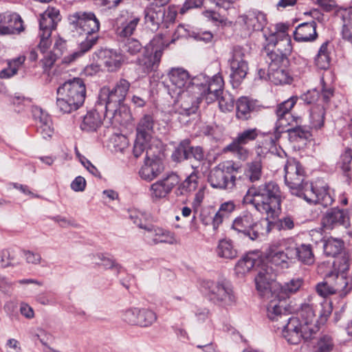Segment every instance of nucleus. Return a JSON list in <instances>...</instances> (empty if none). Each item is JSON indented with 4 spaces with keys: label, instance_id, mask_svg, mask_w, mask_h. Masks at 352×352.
Listing matches in <instances>:
<instances>
[{
    "label": "nucleus",
    "instance_id": "23",
    "mask_svg": "<svg viewBox=\"0 0 352 352\" xmlns=\"http://www.w3.org/2000/svg\"><path fill=\"white\" fill-rule=\"evenodd\" d=\"M269 64L268 77L275 85L287 84L291 78L287 69L288 65H283L280 61L267 60Z\"/></svg>",
    "mask_w": 352,
    "mask_h": 352
},
{
    "label": "nucleus",
    "instance_id": "5",
    "mask_svg": "<svg viewBox=\"0 0 352 352\" xmlns=\"http://www.w3.org/2000/svg\"><path fill=\"white\" fill-rule=\"evenodd\" d=\"M232 228L252 241L265 235L270 230L269 219L255 221L250 212H244L237 217L233 221Z\"/></svg>",
    "mask_w": 352,
    "mask_h": 352
},
{
    "label": "nucleus",
    "instance_id": "45",
    "mask_svg": "<svg viewBox=\"0 0 352 352\" xmlns=\"http://www.w3.org/2000/svg\"><path fill=\"white\" fill-rule=\"evenodd\" d=\"M190 142L188 140H182L172 154L174 162H179L190 159Z\"/></svg>",
    "mask_w": 352,
    "mask_h": 352
},
{
    "label": "nucleus",
    "instance_id": "2",
    "mask_svg": "<svg viewBox=\"0 0 352 352\" xmlns=\"http://www.w3.org/2000/svg\"><path fill=\"white\" fill-rule=\"evenodd\" d=\"M244 201L266 214L267 219H274L280 211L281 192L278 185L272 181L258 186L252 185L248 190Z\"/></svg>",
    "mask_w": 352,
    "mask_h": 352
},
{
    "label": "nucleus",
    "instance_id": "32",
    "mask_svg": "<svg viewBox=\"0 0 352 352\" xmlns=\"http://www.w3.org/2000/svg\"><path fill=\"white\" fill-rule=\"evenodd\" d=\"M317 36L316 23L314 21L298 25L294 31V38L297 41H312Z\"/></svg>",
    "mask_w": 352,
    "mask_h": 352
},
{
    "label": "nucleus",
    "instance_id": "48",
    "mask_svg": "<svg viewBox=\"0 0 352 352\" xmlns=\"http://www.w3.org/2000/svg\"><path fill=\"white\" fill-rule=\"evenodd\" d=\"M197 175L194 170L177 188V195H186L195 190L197 187Z\"/></svg>",
    "mask_w": 352,
    "mask_h": 352
},
{
    "label": "nucleus",
    "instance_id": "10",
    "mask_svg": "<svg viewBox=\"0 0 352 352\" xmlns=\"http://www.w3.org/2000/svg\"><path fill=\"white\" fill-rule=\"evenodd\" d=\"M297 100V97L293 96L277 106L276 110L277 120L272 131L268 132L274 134V138H271L273 144L280 138L281 133L285 132L286 128L292 125V123L295 122V118L290 111L296 103Z\"/></svg>",
    "mask_w": 352,
    "mask_h": 352
},
{
    "label": "nucleus",
    "instance_id": "51",
    "mask_svg": "<svg viewBox=\"0 0 352 352\" xmlns=\"http://www.w3.org/2000/svg\"><path fill=\"white\" fill-rule=\"evenodd\" d=\"M350 258L346 254L335 257L333 262V272L336 274H344L349 270Z\"/></svg>",
    "mask_w": 352,
    "mask_h": 352
},
{
    "label": "nucleus",
    "instance_id": "58",
    "mask_svg": "<svg viewBox=\"0 0 352 352\" xmlns=\"http://www.w3.org/2000/svg\"><path fill=\"white\" fill-rule=\"evenodd\" d=\"M217 100L220 109L223 112L232 111L234 107V98L228 91L222 92Z\"/></svg>",
    "mask_w": 352,
    "mask_h": 352
},
{
    "label": "nucleus",
    "instance_id": "33",
    "mask_svg": "<svg viewBox=\"0 0 352 352\" xmlns=\"http://www.w3.org/2000/svg\"><path fill=\"white\" fill-rule=\"evenodd\" d=\"M264 19V15L256 10H250L246 14L239 16L236 23L244 25L248 30L258 29L261 25V20Z\"/></svg>",
    "mask_w": 352,
    "mask_h": 352
},
{
    "label": "nucleus",
    "instance_id": "64",
    "mask_svg": "<svg viewBox=\"0 0 352 352\" xmlns=\"http://www.w3.org/2000/svg\"><path fill=\"white\" fill-rule=\"evenodd\" d=\"M285 132H289L291 138H294V140H297L298 139H307L309 136V131L300 126L291 129L287 127Z\"/></svg>",
    "mask_w": 352,
    "mask_h": 352
},
{
    "label": "nucleus",
    "instance_id": "18",
    "mask_svg": "<svg viewBox=\"0 0 352 352\" xmlns=\"http://www.w3.org/2000/svg\"><path fill=\"white\" fill-rule=\"evenodd\" d=\"M164 170L162 161L157 157H151L146 150V158L144 164L139 171L140 177L147 182L157 178Z\"/></svg>",
    "mask_w": 352,
    "mask_h": 352
},
{
    "label": "nucleus",
    "instance_id": "28",
    "mask_svg": "<svg viewBox=\"0 0 352 352\" xmlns=\"http://www.w3.org/2000/svg\"><path fill=\"white\" fill-rule=\"evenodd\" d=\"M145 23L152 31L158 30L161 25H164L165 9L150 5L144 11Z\"/></svg>",
    "mask_w": 352,
    "mask_h": 352
},
{
    "label": "nucleus",
    "instance_id": "3",
    "mask_svg": "<svg viewBox=\"0 0 352 352\" xmlns=\"http://www.w3.org/2000/svg\"><path fill=\"white\" fill-rule=\"evenodd\" d=\"M130 86L131 84L127 80L121 78L111 89L105 87L101 89L97 107L99 109L100 107L104 106V117L109 119L111 122L122 123L123 120L120 109L126 98Z\"/></svg>",
    "mask_w": 352,
    "mask_h": 352
},
{
    "label": "nucleus",
    "instance_id": "46",
    "mask_svg": "<svg viewBox=\"0 0 352 352\" xmlns=\"http://www.w3.org/2000/svg\"><path fill=\"white\" fill-rule=\"evenodd\" d=\"M25 60V56H19L8 61V67L0 72L1 78H8L13 76L17 73L20 67L23 65Z\"/></svg>",
    "mask_w": 352,
    "mask_h": 352
},
{
    "label": "nucleus",
    "instance_id": "39",
    "mask_svg": "<svg viewBox=\"0 0 352 352\" xmlns=\"http://www.w3.org/2000/svg\"><path fill=\"white\" fill-rule=\"evenodd\" d=\"M302 285V278H292L289 282L285 283L284 285H280V289L276 292V298L280 300H285L289 294H294L298 291Z\"/></svg>",
    "mask_w": 352,
    "mask_h": 352
},
{
    "label": "nucleus",
    "instance_id": "37",
    "mask_svg": "<svg viewBox=\"0 0 352 352\" xmlns=\"http://www.w3.org/2000/svg\"><path fill=\"white\" fill-rule=\"evenodd\" d=\"M21 263V255L16 250L6 249L0 252V267H15L20 265Z\"/></svg>",
    "mask_w": 352,
    "mask_h": 352
},
{
    "label": "nucleus",
    "instance_id": "62",
    "mask_svg": "<svg viewBox=\"0 0 352 352\" xmlns=\"http://www.w3.org/2000/svg\"><path fill=\"white\" fill-rule=\"evenodd\" d=\"M193 157L197 163L195 164H192V168L194 170L197 171V169L199 168L200 164L205 160V155L203 148L200 146H191L190 151V158Z\"/></svg>",
    "mask_w": 352,
    "mask_h": 352
},
{
    "label": "nucleus",
    "instance_id": "19",
    "mask_svg": "<svg viewBox=\"0 0 352 352\" xmlns=\"http://www.w3.org/2000/svg\"><path fill=\"white\" fill-rule=\"evenodd\" d=\"M322 224L327 229H333L339 226H349L348 212L338 208L328 210L322 219Z\"/></svg>",
    "mask_w": 352,
    "mask_h": 352
},
{
    "label": "nucleus",
    "instance_id": "15",
    "mask_svg": "<svg viewBox=\"0 0 352 352\" xmlns=\"http://www.w3.org/2000/svg\"><path fill=\"white\" fill-rule=\"evenodd\" d=\"M283 326V336L291 344H298L302 340H309L312 334L304 328L299 318L292 317L287 319Z\"/></svg>",
    "mask_w": 352,
    "mask_h": 352
},
{
    "label": "nucleus",
    "instance_id": "52",
    "mask_svg": "<svg viewBox=\"0 0 352 352\" xmlns=\"http://www.w3.org/2000/svg\"><path fill=\"white\" fill-rule=\"evenodd\" d=\"M96 264L115 271L116 274L120 272L121 266L112 258L102 254L95 256Z\"/></svg>",
    "mask_w": 352,
    "mask_h": 352
},
{
    "label": "nucleus",
    "instance_id": "63",
    "mask_svg": "<svg viewBox=\"0 0 352 352\" xmlns=\"http://www.w3.org/2000/svg\"><path fill=\"white\" fill-rule=\"evenodd\" d=\"M288 26L284 23H278L275 26V32L266 38V41L274 42L278 38L289 37L287 34Z\"/></svg>",
    "mask_w": 352,
    "mask_h": 352
},
{
    "label": "nucleus",
    "instance_id": "35",
    "mask_svg": "<svg viewBox=\"0 0 352 352\" xmlns=\"http://www.w3.org/2000/svg\"><path fill=\"white\" fill-rule=\"evenodd\" d=\"M290 259H298L305 263L311 264L314 262V254L309 245H301L299 247L296 245L290 246Z\"/></svg>",
    "mask_w": 352,
    "mask_h": 352
},
{
    "label": "nucleus",
    "instance_id": "21",
    "mask_svg": "<svg viewBox=\"0 0 352 352\" xmlns=\"http://www.w3.org/2000/svg\"><path fill=\"white\" fill-rule=\"evenodd\" d=\"M23 30V21L16 13L0 14V35L12 34Z\"/></svg>",
    "mask_w": 352,
    "mask_h": 352
},
{
    "label": "nucleus",
    "instance_id": "11",
    "mask_svg": "<svg viewBox=\"0 0 352 352\" xmlns=\"http://www.w3.org/2000/svg\"><path fill=\"white\" fill-rule=\"evenodd\" d=\"M168 82L167 83L168 93L172 98H178L184 91L191 89L192 87L196 85L197 82H192L188 72L182 68H173L168 74Z\"/></svg>",
    "mask_w": 352,
    "mask_h": 352
},
{
    "label": "nucleus",
    "instance_id": "61",
    "mask_svg": "<svg viewBox=\"0 0 352 352\" xmlns=\"http://www.w3.org/2000/svg\"><path fill=\"white\" fill-rule=\"evenodd\" d=\"M142 49V44L136 39H128L123 46V50L125 53L131 56H135Z\"/></svg>",
    "mask_w": 352,
    "mask_h": 352
},
{
    "label": "nucleus",
    "instance_id": "54",
    "mask_svg": "<svg viewBox=\"0 0 352 352\" xmlns=\"http://www.w3.org/2000/svg\"><path fill=\"white\" fill-rule=\"evenodd\" d=\"M258 136V131L257 129H248L239 133L233 141L245 145L255 140Z\"/></svg>",
    "mask_w": 352,
    "mask_h": 352
},
{
    "label": "nucleus",
    "instance_id": "4",
    "mask_svg": "<svg viewBox=\"0 0 352 352\" xmlns=\"http://www.w3.org/2000/svg\"><path fill=\"white\" fill-rule=\"evenodd\" d=\"M85 96L86 87L83 80L74 78L58 88L56 107L60 112L69 113L83 104Z\"/></svg>",
    "mask_w": 352,
    "mask_h": 352
},
{
    "label": "nucleus",
    "instance_id": "36",
    "mask_svg": "<svg viewBox=\"0 0 352 352\" xmlns=\"http://www.w3.org/2000/svg\"><path fill=\"white\" fill-rule=\"evenodd\" d=\"M255 109L253 100L247 97H241L236 102V117L243 120H247Z\"/></svg>",
    "mask_w": 352,
    "mask_h": 352
},
{
    "label": "nucleus",
    "instance_id": "34",
    "mask_svg": "<svg viewBox=\"0 0 352 352\" xmlns=\"http://www.w3.org/2000/svg\"><path fill=\"white\" fill-rule=\"evenodd\" d=\"M154 120L151 115H144L136 127V137L150 141L153 133Z\"/></svg>",
    "mask_w": 352,
    "mask_h": 352
},
{
    "label": "nucleus",
    "instance_id": "41",
    "mask_svg": "<svg viewBox=\"0 0 352 352\" xmlns=\"http://www.w3.org/2000/svg\"><path fill=\"white\" fill-rule=\"evenodd\" d=\"M327 276H332L333 280L331 286L335 294H338L340 296H344L350 291L351 287L348 286V279L344 274L331 272Z\"/></svg>",
    "mask_w": 352,
    "mask_h": 352
},
{
    "label": "nucleus",
    "instance_id": "14",
    "mask_svg": "<svg viewBox=\"0 0 352 352\" xmlns=\"http://www.w3.org/2000/svg\"><path fill=\"white\" fill-rule=\"evenodd\" d=\"M179 182V176L175 173L167 174L162 179L152 184L149 188L150 197L157 201L166 197Z\"/></svg>",
    "mask_w": 352,
    "mask_h": 352
},
{
    "label": "nucleus",
    "instance_id": "38",
    "mask_svg": "<svg viewBox=\"0 0 352 352\" xmlns=\"http://www.w3.org/2000/svg\"><path fill=\"white\" fill-rule=\"evenodd\" d=\"M140 22V18L135 16H128L118 25L117 34L120 37H127L132 35Z\"/></svg>",
    "mask_w": 352,
    "mask_h": 352
},
{
    "label": "nucleus",
    "instance_id": "6",
    "mask_svg": "<svg viewBox=\"0 0 352 352\" xmlns=\"http://www.w3.org/2000/svg\"><path fill=\"white\" fill-rule=\"evenodd\" d=\"M256 270L254 281L259 295L264 298L276 297V292L280 289V285L275 281L276 270L267 263H261Z\"/></svg>",
    "mask_w": 352,
    "mask_h": 352
},
{
    "label": "nucleus",
    "instance_id": "1",
    "mask_svg": "<svg viewBox=\"0 0 352 352\" xmlns=\"http://www.w3.org/2000/svg\"><path fill=\"white\" fill-rule=\"evenodd\" d=\"M284 170L285 184L292 195L303 198L309 204H318L324 207L332 204L333 198L327 188L316 190L311 184L305 181V170L299 162L294 159L288 160Z\"/></svg>",
    "mask_w": 352,
    "mask_h": 352
},
{
    "label": "nucleus",
    "instance_id": "13",
    "mask_svg": "<svg viewBox=\"0 0 352 352\" xmlns=\"http://www.w3.org/2000/svg\"><path fill=\"white\" fill-rule=\"evenodd\" d=\"M267 42L265 50L267 51V60L280 61L283 65H288V56L292 50L290 38H278L274 42L270 41H267Z\"/></svg>",
    "mask_w": 352,
    "mask_h": 352
},
{
    "label": "nucleus",
    "instance_id": "60",
    "mask_svg": "<svg viewBox=\"0 0 352 352\" xmlns=\"http://www.w3.org/2000/svg\"><path fill=\"white\" fill-rule=\"evenodd\" d=\"M129 217L140 228L144 229V227L148 224L146 221V214L138 210H129Z\"/></svg>",
    "mask_w": 352,
    "mask_h": 352
},
{
    "label": "nucleus",
    "instance_id": "22",
    "mask_svg": "<svg viewBox=\"0 0 352 352\" xmlns=\"http://www.w3.org/2000/svg\"><path fill=\"white\" fill-rule=\"evenodd\" d=\"M60 12L55 8H48L41 14L39 21L40 32H44L45 36H51L52 31L60 21Z\"/></svg>",
    "mask_w": 352,
    "mask_h": 352
},
{
    "label": "nucleus",
    "instance_id": "59",
    "mask_svg": "<svg viewBox=\"0 0 352 352\" xmlns=\"http://www.w3.org/2000/svg\"><path fill=\"white\" fill-rule=\"evenodd\" d=\"M334 347V342L331 336H322L317 343L315 352H331Z\"/></svg>",
    "mask_w": 352,
    "mask_h": 352
},
{
    "label": "nucleus",
    "instance_id": "57",
    "mask_svg": "<svg viewBox=\"0 0 352 352\" xmlns=\"http://www.w3.org/2000/svg\"><path fill=\"white\" fill-rule=\"evenodd\" d=\"M139 315L140 309L135 307L129 308L122 311L121 318L124 322L129 324L138 325Z\"/></svg>",
    "mask_w": 352,
    "mask_h": 352
},
{
    "label": "nucleus",
    "instance_id": "8",
    "mask_svg": "<svg viewBox=\"0 0 352 352\" xmlns=\"http://www.w3.org/2000/svg\"><path fill=\"white\" fill-rule=\"evenodd\" d=\"M204 287L206 295L212 303L224 308L235 303L234 292L228 283L208 280L205 282Z\"/></svg>",
    "mask_w": 352,
    "mask_h": 352
},
{
    "label": "nucleus",
    "instance_id": "25",
    "mask_svg": "<svg viewBox=\"0 0 352 352\" xmlns=\"http://www.w3.org/2000/svg\"><path fill=\"white\" fill-rule=\"evenodd\" d=\"M32 113L36 123L37 131L43 138H51L54 133V128L49 114L39 107H34Z\"/></svg>",
    "mask_w": 352,
    "mask_h": 352
},
{
    "label": "nucleus",
    "instance_id": "42",
    "mask_svg": "<svg viewBox=\"0 0 352 352\" xmlns=\"http://www.w3.org/2000/svg\"><path fill=\"white\" fill-rule=\"evenodd\" d=\"M86 38L82 41L80 45V51L75 52L71 55L64 58V62L71 63L75 60L77 58L81 56L84 53L89 51L96 43L98 39L97 36L85 35Z\"/></svg>",
    "mask_w": 352,
    "mask_h": 352
},
{
    "label": "nucleus",
    "instance_id": "29",
    "mask_svg": "<svg viewBox=\"0 0 352 352\" xmlns=\"http://www.w3.org/2000/svg\"><path fill=\"white\" fill-rule=\"evenodd\" d=\"M261 263L258 253L250 252L237 262L234 270L237 276H242L249 272L253 267L257 269Z\"/></svg>",
    "mask_w": 352,
    "mask_h": 352
},
{
    "label": "nucleus",
    "instance_id": "49",
    "mask_svg": "<svg viewBox=\"0 0 352 352\" xmlns=\"http://www.w3.org/2000/svg\"><path fill=\"white\" fill-rule=\"evenodd\" d=\"M325 110L323 107L316 106L311 111V125L316 130L324 126Z\"/></svg>",
    "mask_w": 352,
    "mask_h": 352
},
{
    "label": "nucleus",
    "instance_id": "26",
    "mask_svg": "<svg viewBox=\"0 0 352 352\" xmlns=\"http://www.w3.org/2000/svg\"><path fill=\"white\" fill-rule=\"evenodd\" d=\"M299 314L300 317L299 319L304 328L312 335L315 334L319 330V327L313 304L302 305Z\"/></svg>",
    "mask_w": 352,
    "mask_h": 352
},
{
    "label": "nucleus",
    "instance_id": "20",
    "mask_svg": "<svg viewBox=\"0 0 352 352\" xmlns=\"http://www.w3.org/2000/svg\"><path fill=\"white\" fill-rule=\"evenodd\" d=\"M144 236L149 243L157 244L166 243L173 244L176 242L174 234L169 231L148 223L144 227Z\"/></svg>",
    "mask_w": 352,
    "mask_h": 352
},
{
    "label": "nucleus",
    "instance_id": "56",
    "mask_svg": "<svg viewBox=\"0 0 352 352\" xmlns=\"http://www.w3.org/2000/svg\"><path fill=\"white\" fill-rule=\"evenodd\" d=\"M332 280V276H327L324 281L316 285V290L318 295L325 298L335 294L331 286Z\"/></svg>",
    "mask_w": 352,
    "mask_h": 352
},
{
    "label": "nucleus",
    "instance_id": "31",
    "mask_svg": "<svg viewBox=\"0 0 352 352\" xmlns=\"http://www.w3.org/2000/svg\"><path fill=\"white\" fill-rule=\"evenodd\" d=\"M262 157L257 156L254 160L247 162L244 168V177L251 183L261 180L263 176Z\"/></svg>",
    "mask_w": 352,
    "mask_h": 352
},
{
    "label": "nucleus",
    "instance_id": "55",
    "mask_svg": "<svg viewBox=\"0 0 352 352\" xmlns=\"http://www.w3.org/2000/svg\"><path fill=\"white\" fill-rule=\"evenodd\" d=\"M138 318L139 326L148 327L156 321L157 316L156 314L152 310L147 309H140V315Z\"/></svg>",
    "mask_w": 352,
    "mask_h": 352
},
{
    "label": "nucleus",
    "instance_id": "30",
    "mask_svg": "<svg viewBox=\"0 0 352 352\" xmlns=\"http://www.w3.org/2000/svg\"><path fill=\"white\" fill-rule=\"evenodd\" d=\"M269 303L267 307V314L271 320L278 321L283 320L284 322L287 320V315L284 308V301L274 296V298H267Z\"/></svg>",
    "mask_w": 352,
    "mask_h": 352
},
{
    "label": "nucleus",
    "instance_id": "40",
    "mask_svg": "<svg viewBox=\"0 0 352 352\" xmlns=\"http://www.w3.org/2000/svg\"><path fill=\"white\" fill-rule=\"evenodd\" d=\"M102 124V118L98 110L88 112L84 117L80 128L83 131H96Z\"/></svg>",
    "mask_w": 352,
    "mask_h": 352
},
{
    "label": "nucleus",
    "instance_id": "9",
    "mask_svg": "<svg viewBox=\"0 0 352 352\" xmlns=\"http://www.w3.org/2000/svg\"><path fill=\"white\" fill-rule=\"evenodd\" d=\"M197 82L196 85L192 87L193 92L199 91L200 96L205 99L207 103H210L219 98L220 94L223 91L224 82L222 76L217 74L212 78L206 77L205 76H199L195 79Z\"/></svg>",
    "mask_w": 352,
    "mask_h": 352
},
{
    "label": "nucleus",
    "instance_id": "17",
    "mask_svg": "<svg viewBox=\"0 0 352 352\" xmlns=\"http://www.w3.org/2000/svg\"><path fill=\"white\" fill-rule=\"evenodd\" d=\"M172 99L174 104L177 106V111L180 114L189 116L197 111L198 105L203 98L199 91L194 93L191 89H187L182 93L178 100Z\"/></svg>",
    "mask_w": 352,
    "mask_h": 352
},
{
    "label": "nucleus",
    "instance_id": "53",
    "mask_svg": "<svg viewBox=\"0 0 352 352\" xmlns=\"http://www.w3.org/2000/svg\"><path fill=\"white\" fill-rule=\"evenodd\" d=\"M226 150L230 151L236 157L242 161L247 160L250 155L249 150L244 147L243 144L237 143L234 141H232V143L226 146Z\"/></svg>",
    "mask_w": 352,
    "mask_h": 352
},
{
    "label": "nucleus",
    "instance_id": "50",
    "mask_svg": "<svg viewBox=\"0 0 352 352\" xmlns=\"http://www.w3.org/2000/svg\"><path fill=\"white\" fill-rule=\"evenodd\" d=\"M327 43H324L320 47L315 58L316 66L321 69H326L330 65V57L327 50Z\"/></svg>",
    "mask_w": 352,
    "mask_h": 352
},
{
    "label": "nucleus",
    "instance_id": "16",
    "mask_svg": "<svg viewBox=\"0 0 352 352\" xmlns=\"http://www.w3.org/2000/svg\"><path fill=\"white\" fill-rule=\"evenodd\" d=\"M245 53L243 50L239 47H234L232 52V56L229 59L231 69L230 77L237 82H241L246 76L248 66L244 58Z\"/></svg>",
    "mask_w": 352,
    "mask_h": 352
},
{
    "label": "nucleus",
    "instance_id": "47",
    "mask_svg": "<svg viewBox=\"0 0 352 352\" xmlns=\"http://www.w3.org/2000/svg\"><path fill=\"white\" fill-rule=\"evenodd\" d=\"M344 248V242L341 239L330 238L324 245V251L327 256L336 257Z\"/></svg>",
    "mask_w": 352,
    "mask_h": 352
},
{
    "label": "nucleus",
    "instance_id": "12",
    "mask_svg": "<svg viewBox=\"0 0 352 352\" xmlns=\"http://www.w3.org/2000/svg\"><path fill=\"white\" fill-rule=\"evenodd\" d=\"M69 23L80 34L94 35L100 29V22L94 13L77 12L69 16Z\"/></svg>",
    "mask_w": 352,
    "mask_h": 352
},
{
    "label": "nucleus",
    "instance_id": "7",
    "mask_svg": "<svg viewBox=\"0 0 352 352\" xmlns=\"http://www.w3.org/2000/svg\"><path fill=\"white\" fill-rule=\"evenodd\" d=\"M238 170L234 163L220 164L210 171L208 182L214 188L231 191L236 187V177L233 173Z\"/></svg>",
    "mask_w": 352,
    "mask_h": 352
},
{
    "label": "nucleus",
    "instance_id": "44",
    "mask_svg": "<svg viewBox=\"0 0 352 352\" xmlns=\"http://www.w3.org/2000/svg\"><path fill=\"white\" fill-rule=\"evenodd\" d=\"M340 14L343 23L342 36L352 43V8L342 10Z\"/></svg>",
    "mask_w": 352,
    "mask_h": 352
},
{
    "label": "nucleus",
    "instance_id": "27",
    "mask_svg": "<svg viewBox=\"0 0 352 352\" xmlns=\"http://www.w3.org/2000/svg\"><path fill=\"white\" fill-rule=\"evenodd\" d=\"M100 57L107 70L111 72L119 69L122 65L126 60V57L122 54L108 49L101 51Z\"/></svg>",
    "mask_w": 352,
    "mask_h": 352
},
{
    "label": "nucleus",
    "instance_id": "24",
    "mask_svg": "<svg viewBox=\"0 0 352 352\" xmlns=\"http://www.w3.org/2000/svg\"><path fill=\"white\" fill-rule=\"evenodd\" d=\"M290 254V246L283 250L280 246L273 244L266 250V263L275 266H283L287 264L288 260H291Z\"/></svg>",
    "mask_w": 352,
    "mask_h": 352
},
{
    "label": "nucleus",
    "instance_id": "43",
    "mask_svg": "<svg viewBox=\"0 0 352 352\" xmlns=\"http://www.w3.org/2000/svg\"><path fill=\"white\" fill-rule=\"evenodd\" d=\"M217 255L226 259H234L237 256V251L229 240H221L217 248Z\"/></svg>",
    "mask_w": 352,
    "mask_h": 352
}]
</instances>
